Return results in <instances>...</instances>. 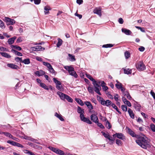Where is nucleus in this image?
Instances as JSON below:
<instances>
[{
	"mask_svg": "<svg viewBox=\"0 0 155 155\" xmlns=\"http://www.w3.org/2000/svg\"><path fill=\"white\" fill-rule=\"evenodd\" d=\"M64 68L67 71H68V72L70 70L72 69V68H73V67H72L71 66H64Z\"/></svg>",
	"mask_w": 155,
	"mask_h": 155,
	"instance_id": "obj_50",
	"label": "nucleus"
},
{
	"mask_svg": "<svg viewBox=\"0 0 155 155\" xmlns=\"http://www.w3.org/2000/svg\"><path fill=\"white\" fill-rule=\"evenodd\" d=\"M43 64L44 65L47 66L48 70L52 67L51 64L48 62L43 61Z\"/></svg>",
	"mask_w": 155,
	"mask_h": 155,
	"instance_id": "obj_28",
	"label": "nucleus"
},
{
	"mask_svg": "<svg viewBox=\"0 0 155 155\" xmlns=\"http://www.w3.org/2000/svg\"><path fill=\"white\" fill-rule=\"evenodd\" d=\"M15 146L21 148L24 147V146L22 145L17 142L15 143Z\"/></svg>",
	"mask_w": 155,
	"mask_h": 155,
	"instance_id": "obj_55",
	"label": "nucleus"
},
{
	"mask_svg": "<svg viewBox=\"0 0 155 155\" xmlns=\"http://www.w3.org/2000/svg\"><path fill=\"white\" fill-rule=\"evenodd\" d=\"M124 73L125 74H131L132 71L131 69H130L129 68L124 69Z\"/></svg>",
	"mask_w": 155,
	"mask_h": 155,
	"instance_id": "obj_24",
	"label": "nucleus"
},
{
	"mask_svg": "<svg viewBox=\"0 0 155 155\" xmlns=\"http://www.w3.org/2000/svg\"><path fill=\"white\" fill-rule=\"evenodd\" d=\"M114 98L115 99V101L117 102L118 101V95L117 94H116L114 96Z\"/></svg>",
	"mask_w": 155,
	"mask_h": 155,
	"instance_id": "obj_60",
	"label": "nucleus"
},
{
	"mask_svg": "<svg viewBox=\"0 0 155 155\" xmlns=\"http://www.w3.org/2000/svg\"><path fill=\"white\" fill-rule=\"evenodd\" d=\"M124 55L126 59H127L130 56V53L128 51H126L124 53Z\"/></svg>",
	"mask_w": 155,
	"mask_h": 155,
	"instance_id": "obj_38",
	"label": "nucleus"
},
{
	"mask_svg": "<svg viewBox=\"0 0 155 155\" xmlns=\"http://www.w3.org/2000/svg\"><path fill=\"white\" fill-rule=\"evenodd\" d=\"M35 74L36 75H37L38 76L40 77L41 76H42L43 75H44L45 74V71L42 70H40L35 71Z\"/></svg>",
	"mask_w": 155,
	"mask_h": 155,
	"instance_id": "obj_15",
	"label": "nucleus"
},
{
	"mask_svg": "<svg viewBox=\"0 0 155 155\" xmlns=\"http://www.w3.org/2000/svg\"><path fill=\"white\" fill-rule=\"evenodd\" d=\"M36 60H37V61H39L42 62L43 61L41 57H40L37 56L36 58Z\"/></svg>",
	"mask_w": 155,
	"mask_h": 155,
	"instance_id": "obj_61",
	"label": "nucleus"
},
{
	"mask_svg": "<svg viewBox=\"0 0 155 155\" xmlns=\"http://www.w3.org/2000/svg\"><path fill=\"white\" fill-rule=\"evenodd\" d=\"M53 81L55 83L56 86L61 85V83L60 81L57 80L55 78H53Z\"/></svg>",
	"mask_w": 155,
	"mask_h": 155,
	"instance_id": "obj_36",
	"label": "nucleus"
},
{
	"mask_svg": "<svg viewBox=\"0 0 155 155\" xmlns=\"http://www.w3.org/2000/svg\"><path fill=\"white\" fill-rule=\"evenodd\" d=\"M22 63L26 64H28L30 63V59L29 58H26L22 61Z\"/></svg>",
	"mask_w": 155,
	"mask_h": 155,
	"instance_id": "obj_32",
	"label": "nucleus"
},
{
	"mask_svg": "<svg viewBox=\"0 0 155 155\" xmlns=\"http://www.w3.org/2000/svg\"><path fill=\"white\" fill-rule=\"evenodd\" d=\"M111 102L110 101L107 100L106 101H104L102 102H101V104L103 105H106L107 106H108L112 104Z\"/></svg>",
	"mask_w": 155,
	"mask_h": 155,
	"instance_id": "obj_13",
	"label": "nucleus"
},
{
	"mask_svg": "<svg viewBox=\"0 0 155 155\" xmlns=\"http://www.w3.org/2000/svg\"><path fill=\"white\" fill-rule=\"evenodd\" d=\"M68 72L70 75L73 76L75 78H78V75L74 71V68H72V69L70 70Z\"/></svg>",
	"mask_w": 155,
	"mask_h": 155,
	"instance_id": "obj_8",
	"label": "nucleus"
},
{
	"mask_svg": "<svg viewBox=\"0 0 155 155\" xmlns=\"http://www.w3.org/2000/svg\"><path fill=\"white\" fill-rule=\"evenodd\" d=\"M87 90L89 93L93 94L94 93V91L92 87L89 86L87 87Z\"/></svg>",
	"mask_w": 155,
	"mask_h": 155,
	"instance_id": "obj_34",
	"label": "nucleus"
},
{
	"mask_svg": "<svg viewBox=\"0 0 155 155\" xmlns=\"http://www.w3.org/2000/svg\"><path fill=\"white\" fill-rule=\"evenodd\" d=\"M12 48L15 49L18 51H21V48L20 47L17 45H12Z\"/></svg>",
	"mask_w": 155,
	"mask_h": 155,
	"instance_id": "obj_35",
	"label": "nucleus"
},
{
	"mask_svg": "<svg viewBox=\"0 0 155 155\" xmlns=\"http://www.w3.org/2000/svg\"><path fill=\"white\" fill-rule=\"evenodd\" d=\"M24 138L25 139L29 140H31V141H34V140H35L34 138L30 137L27 136L26 135L24 136Z\"/></svg>",
	"mask_w": 155,
	"mask_h": 155,
	"instance_id": "obj_30",
	"label": "nucleus"
},
{
	"mask_svg": "<svg viewBox=\"0 0 155 155\" xmlns=\"http://www.w3.org/2000/svg\"><path fill=\"white\" fill-rule=\"evenodd\" d=\"M106 126L108 129H110L111 127V126L110 125V123L108 120H107L106 122Z\"/></svg>",
	"mask_w": 155,
	"mask_h": 155,
	"instance_id": "obj_42",
	"label": "nucleus"
},
{
	"mask_svg": "<svg viewBox=\"0 0 155 155\" xmlns=\"http://www.w3.org/2000/svg\"><path fill=\"white\" fill-rule=\"evenodd\" d=\"M12 51L16 55L18 56H22V54L21 53L17 51L16 50H15L14 49H12Z\"/></svg>",
	"mask_w": 155,
	"mask_h": 155,
	"instance_id": "obj_25",
	"label": "nucleus"
},
{
	"mask_svg": "<svg viewBox=\"0 0 155 155\" xmlns=\"http://www.w3.org/2000/svg\"><path fill=\"white\" fill-rule=\"evenodd\" d=\"M91 120L94 123L97 122L98 120L97 117L94 114H92L91 116Z\"/></svg>",
	"mask_w": 155,
	"mask_h": 155,
	"instance_id": "obj_9",
	"label": "nucleus"
},
{
	"mask_svg": "<svg viewBox=\"0 0 155 155\" xmlns=\"http://www.w3.org/2000/svg\"><path fill=\"white\" fill-rule=\"evenodd\" d=\"M138 88V85H133L131 87V89L132 90H135Z\"/></svg>",
	"mask_w": 155,
	"mask_h": 155,
	"instance_id": "obj_56",
	"label": "nucleus"
},
{
	"mask_svg": "<svg viewBox=\"0 0 155 155\" xmlns=\"http://www.w3.org/2000/svg\"><path fill=\"white\" fill-rule=\"evenodd\" d=\"M75 100L77 103L79 104L81 106H83L84 105V104L83 103V101L81 99L79 98H76Z\"/></svg>",
	"mask_w": 155,
	"mask_h": 155,
	"instance_id": "obj_27",
	"label": "nucleus"
},
{
	"mask_svg": "<svg viewBox=\"0 0 155 155\" xmlns=\"http://www.w3.org/2000/svg\"><path fill=\"white\" fill-rule=\"evenodd\" d=\"M113 46V45L112 44H107L103 45L102 46V47L105 48H111Z\"/></svg>",
	"mask_w": 155,
	"mask_h": 155,
	"instance_id": "obj_41",
	"label": "nucleus"
},
{
	"mask_svg": "<svg viewBox=\"0 0 155 155\" xmlns=\"http://www.w3.org/2000/svg\"><path fill=\"white\" fill-rule=\"evenodd\" d=\"M93 84L94 86L95 89L99 88L100 89L101 88V86L96 81L93 82Z\"/></svg>",
	"mask_w": 155,
	"mask_h": 155,
	"instance_id": "obj_22",
	"label": "nucleus"
},
{
	"mask_svg": "<svg viewBox=\"0 0 155 155\" xmlns=\"http://www.w3.org/2000/svg\"><path fill=\"white\" fill-rule=\"evenodd\" d=\"M4 25V23L1 20H0V27L2 28H5Z\"/></svg>",
	"mask_w": 155,
	"mask_h": 155,
	"instance_id": "obj_57",
	"label": "nucleus"
},
{
	"mask_svg": "<svg viewBox=\"0 0 155 155\" xmlns=\"http://www.w3.org/2000/svg\"><path fill=\"white\" fill-rule=\"evenodd\" d=\"M5 21L7 23V25H13L15 23V21L8 17H5Z\"/></svg>",
	"mask_w": 155,
	"mask_h": 155,
	"instance_id": "obj_6",
	"label": "nucleus"
},
{
	"mask_svg": "<svg viewBox=\"0 0 155 155\" xmlns=\"http://www.w3.org/2000/svg\"><path fill=\"white\" fill-rule=\"evenodd\" d=\"M150 94L153 97V98L155 100V93L153 91V90H151L150 92Z\"/></svg>",
	"mask_w": 155,
	"mask_h": 155,
	"instance_id": "obj_59",
	"label": "nucleus"
},
{
	"mask_svg": "<svg viewBox=\"0 0 155 155\" xmlns=\"http://www.w3.org/2000/svg\"><path fill=\"white\" fill-rule=\"evenodd\" d=\"M124 103L125 104H126L129 107H131V104L128 101H125V102H124Z\"/></svg>",
	"mask_w": 155,
	"mask_h": 155,
	"instance_id": "obj_62",
	"label": "nucleus"
},
{
	"mask_svg": "<svg viewBox=\"0 0 155 155\" xmlns=\"http://www.w3.org/2000/svg\"><path fill=\"white\" fill-rule=\"evenodd\" d=\"M32 50L33 51H38L41 50L42 48L41 46H36L35 47H32L31 48Z\"/></svg>",
	"mask_w": 155,
	"mask_h": 155,
	"instance_id": "obj_18",
	"label": "nucleus"
},
{
	"mask_svg": "<svg viewBox=\"0 0 155 155\" xmlns=\"http://www.w3.org/2000/svg\"><path fill=\"white\" fill-rule=\"evenodd\" d=\"M118 21L120 24H123L124 21L123 19L121 18H119Z\"/></svg>",
	"mask_w": 155,
	"mask_h": 155,
	"instance_id": "obj_63",
	"label": "nucleus"
},
{
	"mask_svg": "<svg viewBox=\"0 0 155 155\" xmlns=\"http://www.w3.org/2000/svg\"><path fill=\"white\" fill-rule=\"evenodd\" d=\"M122 110L124 111H127V107L126 105H123L121 106Z\"/></svg>",
	"mask_w": 155,
	"mask_h": 155,
	"instance_id": "obj_46",
	"label": "nucleus"
},
{
	"mask_svg": "<svg viewBox=\"0 0 155 155\" xmlns=\"http://www.w3.org/2000/svg\"><path fill=\"white\" fill-rule=\"evenodd\" d=\"M136 68L139 71H142L145 69V66L141 61L137 62L136 65Z\"/></svg>",
	"mask_w": 155,
	"mask_h": 155,
	"instance_id": "obj_4",
	"label": "nucleus"
},
{
	"mask_svg": "<svg viewBox=\"0 0 155 155\" xmlns=\"http://www.w3.org/2000/svg\"><path fill=\"white\" fill-rule=\"evenodd\" d=\"M97 100L98 101H100L101 103V102H102L103 101H104V100L103 98H102L101 97L98 95H97Z\"/></svg>",
	"mask_w": 155,
	"mask_h": 155,
	"instance_id": "obj_54",
	"label": "nucleus"
},
{
	"mask_svg": "<svg viewBox=\"0 0 155 155\" xmlns=\"http://www.w3.org/2000/svg\"><path fill=\"white\" fill-rule=\"evenodd\" d=\"M0 51H8V50L7 48L3 47H0Z\"/></svg>",
	"mask_w": 155,
	"mask_h": 155,
	"instance_id": "obj_49",
	"label": "nucleus"
},
{
	"mask_svg": "<svg viewBox=\"0 0 155 155\" xmlns=\"http://www.w3.org/2000/svg\"><path fill=\"white\" fill-rule=\"evenodd\" d=\"M16 38L15 36L13 37L12 38H9L8 40V42L9 45H11L13 44Z\"/></svg>",
	"mask_w": 155,
	"mask_h": 155,
	"instance_id": "obj_19",
	"label": "nucleus"
},
{
	"mask_svg": "<svg viewBox=\"0 0 155 155\" xmlns=\"http://www.w3.org/2000/svg\"><path fill=\"white\" fill-rule=\"evenodd\" d=\"M114 137H117L118 138L124 140L125 139V137L124 135L121 133H116L113 135Z\"/></svg>",
	"mask_w": 155,
	"mask_h": 155,
	"instance_id": "obj_5",
	"label": "nucleus"
},
{
	"mask_svg": "<svg viewBox=\"0 0 155 155\" xmlns=\"http://www.w3.org/2000/svg\"><path fill=\"white\" fill-rule=\"evenodd\" d=\"M93 12L94 14H97L100 17L101 16V10L99 8H96L94 9Z\"/></svg>",
	"mask_w": 155,
	"mask_h": 155,
	"instance_id": "obj_11",
	"label": "nucleus"
},
{
	"mask_svg": "<svg viewBox=\"0 0 155 155\" xmlns=\"http://www.w3.org/2000/svg\"><path fill=\"white\" fill-rule=\"evenodd\" d=\"M68 56L69 57V60L71 61H74L76 60L75 56L70 54H68Z\"/></svg>",
	"mask_w": 155,
	"mask_h": 155,
	"instance_id": "obj_26",
	"label": "nucleus"
},
{
	"mask_svg": "<svg viewBox=\"0 0 155 155\" xmlns=\"http://www.w3.org/2000/svg\"><path fill=\"white\" fill-rule=\"evenodd\" d=\"M134 107L136 110L140 111V110L141 106L137 103L134 104Z\"/></svg>",
	"mask_w": 155,
	"mask_h": 155,
	"instance_id": "obj_21",
	"label": "nucleus"
},
{
	"mask_svg": "<svg viewBox=\"0 0 155 155\" xmlns=\"http://www.w3.org/2000/svg\"><path fill=\"white\" fill-rule=\"evenodd\" d=\"M7 66L13 69H17L19 68L17 65L13 64H7Z\"/></svg>",
	"mask_w": 155,
	"mask_h": 155,
	"instance_id": "obj_16",
	"label": "nucleus"
},
{
	"mask_svg": "<svg viewBox=\"0 0 155 155\" xmlns=\"http://www.w3.org/2000/svg\"><path fill=\"white\" fill-rule=\"evenodd\" d=\"M137 139L136 140V143L141 147L147 149V147H150V143L147 138L144 136H138L137 137Z\"/></svg>",
	"mask_w": 155,
	"mask_h": 155,
	"instance_id": "obj_1",
	"label": "nucleus"
},
{
	"mask_svg": "<svg viewBox=\"0 0 155 155\" xmlns=\"http://www.w3.org/2000/svg\"><path fill=\"white\" fill-rule=\"evenodd\" d=\"M86 77L89 79L91 81L93 82H94L95 80L92 77V76L89 74H86Z\"/></svg>",
	"mask_w": 155,
	"mask_h": 155,
	"instance_id": "obj_31",
	"label": "nucleus"
},
{
	"mask_svg": "<svg viewBox=\"0 0 155 155\" xmlns=\"http://www.w3.org/2000/svg\"><path fill=\"white\" fill-rule=\"evenodd\" d=\"M116 143L119 146H121L122 145L123 143L122 141L119 139H116Z\"/></svg>",
	"mask_w": 155,
	"mask_h": 155,
	"instance_id": "obj_40",
	"label": "nucleus"
},
{
	"mask_svg": "<svg viewBox=\"0 0 155 155\" xmlns=\"http://www.w3.org/2000/svg\"><path fill=\"white\" fill-rule=\"evenodd\" d=\"M40 86L45 89L47 90H48L49 89V88L48 87L43 83H40Z\"/></svg>",
	"mask_w": 155,
	"mask_h": 155,
	"instance_id": "obj_39",
	"label": "nucleus"
},
{
	"mask_svg": "<svg viewBox=\"0 0 155 155\" xmlns=\"http://www.w3.org/2000/svg\"><path fill=\"white\" fill-rule=\"evenodd\" d=\"M128 112L130 117L132 119L134 118V114L132 110L130 108H128Z\"/></svg>",
	"mask_w": 155,
	"mask_h": 155,
	"instance_id": "obj_17",
	"label": "nucleus"
},
{
	"mask_svg": "<svg viewBox=\"0 0 155 155\" xmlns=\"http://www.w3.org/2000/svg\"><path fill=\"white\" fill-rule=\"evenodd\" d=\"M49 72L52 74H54L55 72L53 68L52 67L50 68L48 70Z\"/></svg>",
	"mask_w": 155,
	"mask_h": 155,
	"instance_id": "obj_58",
	"label": "nucleus"
},
{
	"mask_svg": "<svg viewBox=\"0 0 155 155\" xmlns=\"http://www.w3.org/2000/svg\"><path fill=\"white\" fill-rule=\"evenodd\" d=\"M56 87L60 91H63L64 90V88L62 86L61 84L56 86Z\"/></svg>",
	"mask_w": 155,
	"mask_h": 155,
	"instance_id": "obj_33",
	"label": "nucleus"
},
{
	"mask_svg": "<svg viewBox=\"0 0 155 155\" xmlns=\"http://www.w3.org/2000/svg\"><path fill=\"white\" fill-rule=\"evenodd\" d=\"M151 130L153 132H155V126L153 124H151L150 125Z\"/></svg>",
	"mask_w": 155,
	"mask_h": 155,
	"instance_id": "obj_45",
	"label": "nucleus"
},
{
	"mask_svg": "<svg viewBox=\"0 0 155 155\" xmlns=\"http://www.w3.org/2000/svg\"><path fill=\"white\" fill-rule=\"evenodd\" d=\"M57 94L59 96L60 99L63 101H65L67 94H66L63 93L60 91H58L57 93Z\"/></svg>",
	"mask_w": 155,
	"mask_h": 155,
	"instance_id": "obj_7",
	"label": "nucleus"
},
{
	"mask_svg": "<svg viewBox=\"0 0 155 155\" xmlns=\"http://www.w3.org/2000/svg\"><path fill=\"white\" fill-rule=\"evenodd\" d=\"M101 90V88H100V89H94V91L97 94H99V95H101V94L100 93V91Z\"/></svg>",
	"mask_w": 155,
	"mask_h": 155,
	"instance_id": "obj_53",
	"label": "nucleus"
},
{
	"mask_svg": "<svg viewBox=\"0 0 155 155\" xmlns=\"http://www.w3.org/2000/svg\"><path fill=\"white\" fill-rule=\"evenodd\" d=\"M115 85L116 88L118 89H120L122 87V84L121 83L116 84Z\"/></svg>",
	"mask_w": 155,
	"mask_h": 155,
	"instance_id": "obj_43",
	"label": "nucleus"
},
{
	"mask_svg": "<svg viewBox=\"0 0 155 155\" xmlns=\"http://www.w3.org/2000/svg\"><path fill=\"white\" fill-rule=\"evenodd\" d=\"M0 54L3 57L6 58H11V56L8 53L6 52H1Z\"/></svg>",
	"mask_w": 155,
	"mask_h": 155,
	"instance_id": "obj_20",
	"label": "nucleus"
},
{
	"mask_svg": "<svg viewBox=\"0 0 155 155\" xmlns=\"http://www.w3.org/2000/svg\"><path fill=\"white\" fill-rule=\"evenodd\" d=\"M31 2H32L33 1L34 2V3L36 5H38L40 3L41 0H30Z\"/></svg>",
	"mask_w": 155,
	"mask_h": 155,
	"instance_id": "obj_47",
	"label": "nucleus"
},
{
	"mask_svg": "<svg viewBox=\"0 0 155 155\" xmlns=\"http://www.w3.org/2000/svg\"><path fill=\"white\" fill-rule=\"evenodd\" d=\"M55 116L58 118L61 121H63L64 120V119L61 116V115H59L57 112L55 113Z\"/></svg>",
	"mask_w": 155,
	"mask_h": 155,
	"instance_id": "obj_29",
	"label": "nucleus"
},
{
	"mask_svg": "<svg viewBox=\"0 0 155 155\" xmlns=\"http://www.w3.org/2000/svg\"><path fill=\"white\" fill-rule=\"evenodd\" d=\"M51 8L49 6L47 5L44 7V13L45 15H48L49 13V11L51 10Z\"/></svg>",
	"mask_w": 155,
	"mask_h": 155,
	"instance_id": "obj_12",
	"label": "nucleus"
},
{
	"mask_svg": "<svg viewBox=\"0 0 155 155\" xmlns=\"http://www.w3.org/2000/svg\"><path fill=\"white\" fill-rule=\"evenodd\" d=\"M102 89L104 91H106L108 89V88L107 86L102 85Z\"/></svg>",
	"mask_w": 155,
	"mask_h": 155,
	"instance_id": "obj_64",
	"label": "nucleus"
},
{
	"mask_svg": "<svg viewBox=\"0 0 155 155\" xmlns=\"http://www.w3.org/2000/svg\"><path fill=\"white\" fill-rule=\"evenodd\" d=\"M101 133L102 135L105 137V138H107L108 137H109V134H108L104 132H101Z\"/></svg>",
	"mask_w": 155,
	"mask_h": 155,
	"instance_id": "obj_52",
	"label": "nucleus"
},
{
	"mask_svg": "<svg viewBox=\"0 0 155 155\" xmlns=\"http://www.w3.org/2000/svg\"><path fill=\"white\" fill-rule=\"evenodd\" d=\"M15 60L17 61V62H22V60L21 58H19L18 57H16L15 58Z\"/></svg>",
	"mask_w": 155,
	"mask_h": 155,
	"instance_id": "obj_48",
	"label": "nucleus"
},
{
	"mask_svg": "<svg viewBox=\"0 0 155 155\" xmlns=\"http://www.w3.org/2000/svg\"><path fill=\"white\" fill-rule=\"evenodd\" d=\"M122 32L127 35H130L132 33L131 31L129 29L123 28L121 29Z\"/></svg>",
	"mask_w": 155,
	"mask_h": 155,
	"instance_id": "obj_10",
	"label": "nucleus"
},
{
	"mask_svg": "<svg viewBox=\"0 0 155 155\" xmlns=\"http://www.w3.org/2000/svg\"><path fill=\"white\" fill-rule=\"evenodd\" d=\"M77 112L78 113L80 114V117L82 121L86 122L89 124H92V122L89 119L85 117H84V109H82L79 106H78L77 108Z\"/></svg>",
	"mask_w": 155,
	"mask_h": 155,
	"instance_id": "obj_2",
	"label": "nucleus"
},
{
	"mask_svg": "<svg viewBox=\"0 0 155 155\" xmlns=\"http://www.w3.org/2000/svg\"><path fill=\"white\" fill-rule=\"evenodd\" d=\"M48 148L53 152L59 155H64V152L58 148H55L51 146L49 147Z\"/></svg>",
	"mask_w": 155,
	"mask_h": 155,
	"instance_id": "obj_3",
	"label": "nucleus"
},
{
	"mask_svg": "<svg viewBox=\"0 0 155 155\" xmlns=\"http://www.w3.org/2000/svg\"><path fill=\"white\" fill-rule=\"evenodd\" d=\"M95 123L97 125L100 127V128L102 129H104V126L101 123L98 122V120L97 121V122Z\"/></svg>",
	"mask_w": 155,
	"mask_h": 155,
	"instance_id": "obj_44",
	"label": "nucleus"
},
{
	"mask_svg": "<svg viewBox=\"0 0 155 155\" xmlns=\"http://www.w3.org/2000/svg\"><path fill=\"white\" fill-rule=\"evenodd\" d=\"M58 42L57 44V47L58 48L62 44L63 41L61 39L58 38Z\"/></svg>",
	"mask_w": 155,
	"mask_h": 155,
	"instance_id": "obj_23",
	"label": "nucleus"
},
{
	"mask_svg": "<svg viewBox=\"0 0 155 155\" xmlns=\"http://www.w3.org/2000/svg\"><path fill=\"white\" fill-rule=\"evenodd\" d=\"M7 143H8L11 144V145H12L13 146H15L16 142L13 141L8 140L7 141Z\"/></svg>",
	"mask_w": 155,
	"mask_h": 155,
	"instance_id": "obj_51",
	"label": "nucleus"
},
{
	"mask_svg": "<svg viewBox=\"0 0 155 155\" xmlns=\"http://www.w3.org/2000/svg\"><path fill=\"white\" fill-rule=\"evenodd\" d=\"M65 99L68 101L70 102H72L73 101V100L72 98H71L70 97H69L68 95H67Z\"/></svg>",
	"mask_w": 155,
	"mask_h": 155,
	"instance_id": "obj_37",
	"label": "nucleus"
},
{
	"mask_svg": "<svg viewBox=\"0 0 155 155\" xmlns=\"http://www.w3.org/2000/svg\"><path fill=\"white\" fill-rule=\"evenodd\" d=\"M127 129L128 133L132 137H137L138 136V135L136 134L134 132L129 128H127Z\"/></svg>",
	"mask_w": 155,
	"mask_h": 155,
	"instance_id": "obj_14",
	"label": "nucleus"
}]
</instances>
